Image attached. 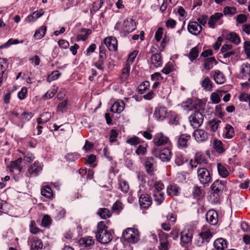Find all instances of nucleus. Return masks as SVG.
Masks as SVG:
<instances>
[{
  "label": "nucleus",
  "mask_w": 250,
  "mask_h": 250,
  "mask_svg": "<svg viewBox=\"0 0 250 250\" xmlns=\"http://www.w3.org/2000/svg\"><path fill=\"white\" fill-rule=\"evenodd\" d=\"M96 238L102 244H107L112 239V234L107 230V227L104 221H100L98 223Z\"/></svg>",
  "instance_id": "f257e3e1"
},
{
  "label": "nucleus",
  "mask_w": 250,
  "mask_h": 250,
  "mask_svg": "<svg viewBox=\"0 0 250 250\" xmlns=\"http://www.w3.org/2000/svg\"><path fill=\"white\" fill-rule=\"evenodd\" d=\"M140 233L137 229L127 228L123 233L122 238L125 241L135 244L140 240Z\"/></svg>",
  "instance_id": "f03ea898"
},
{
  "label": "nucleus",
  "mask_w": 250,
  "mask_h": 250,
  "mask_svg": "<svg viewBox=\"0 0 250 250\" xmlns=\"http://www.w3.org/2000/svg\"><path fill=\"white\" fill-rule=\"evenodd\" d=\"M151 153L155 157L159 158L164 162H169L172 155L171 150L168 148L160 149L154 147L152 149Z\"/></svg>",
  "instance_id": "7ed1b4c3"
},
{
  "label": "nucleus",
  "mask_w": 250,
  "mask_h": 250,
  "mask_svg": "<svg viewBox=\"0 0 250 250\" xmlns=\"http://www.w3.org/2000/svg\"><path fill=\"white\" fill-rule=\"evenodd\" d=\"M197 178L201 184L207 185L211 182L212 177L208 169L205 167H198Z\"/></svg>",
  "instance_id": "20e7f679"
},
{
  "label": "nucleus",
  "mask_w": 250,
  "mask_h": 250,
  "mask_svg": "<svg viewBox=\"0 0 250 250\" xmlns=\"http://www.w3.org/2000/svg\"><path fill=\"white\" fill-rule=\"evenodd\" d=\"M189 121L190 125L193 127L197 128L203 124L204 121V115L198 110H195L189 117Z\"/></svg>",
  "instance_id": "39448f33"
},
{
  "label": "nucleus",
  "mask_w": 250,
  "mask_h": 250,
  "mask_svg": "<svg viewBox=\"0 0 250 250\" xmlns=\"http://www.w3.org/2000/svg\"><path fill=\"white\" fill-rule=\"evenodd\" d=\"M212 234L208 229L203 230L200 232L195 240V244L198 247H202L204 244L208 243Z\"/></svg>",
  "instance_id": "423d86ee"
},
{
  "label": "nucleus",
  "mask_w": 250,
  "mask_h": 250,
  "mask_svg": "<svg viewBox=\"0 0 250 250\" xmlns=\"http://www.w3.org/2000/svg\"><path fill=\"white\" fill-rule=\"evenodd\" d=\"M239 78L243 80H248L250 83V64L246 62L240 65Z\"/></svg>",
  "instance_id": "0eeeda50"
},
{
  "label": "nucleus",
  "mask_w": 250,
  "mask_h": 250,
  "mask_svg": "<svg viewBox=\"0 0 250 250\" xmlns=\"http://www.w3.org/2000/svg\"><path fill=\"white\" fill-rule=\"evenodd\" d=\"M136 28L135 22L132 19H127L124 21L122 30L125 36L132 32Z\"/></svg>",
  "instance_id": "6e6552de"
},
{
  "label": "nucleus",
  "mask_w": 250,
  "mask_h": 250,
  "mask_svg": "<svg viewBox=\"0 0 250 250\" xmlns=\"http://www.w3.org/2000/svg\"><path fill=\"white\" fill-rule=\"evenodd\" d=\"M193 232L191 230L182 231L181 233L180 244L182 246H185L192 241Z\"/></svg>",
  "instance_id": "1a4fd4ad"
},
{
  "label": "nucleus",
  "mask_w": 250,
  "mask_h": 250,
  "mask_svg": "<svg viewBox=\"0 0 250 250\" xmlns=\"http://www.w3.org/2000/svg\"><path fill=\"white\" fill-rule=\"evenodd\" d=\"M188 30L190 34L197 36L200 34L202 27L197 21H191L188 23Z\"/></svg>",
  "instance_id": "9d476101"
},
{
  "label": "nucleus",
  "mask_w": 250,
  "mask_h": 250,
  "mask_svg": "<svg viewBox=\"0 0 250 250\" xmlns=\"http://www.w3.org/2000/svg\"><path fill=\"white\" fill-rule=\"evenodd\" d=\"M169 141V139L165 136L162 133L156 134L153 140L154 145L157 146H161L167 144Z\"/></svg>",
  "instance_id": "9b49d317"
},
{
  "label": "nucleus",
  "mask_w": 250,
  "mask_h": 250,
  "mask_svg": "<svg viewBox=\"0 0 250 250\" xmlns=\"http://www.w3.org/2000/svg\"><path fill=\"white\" fill-rule=\"evenodd\" d=\"M139 204L142 208H147L152 204V199L148 194H142L139 197Z\"/></svg>",
  "instance_id": "f8f14e48"
},
{
  "label": "nucleus",
  "mask_w": 250,
  "mask_h": 250,
  "mask_svg": "<svg viewBox=\"0 0 250 250\" xmlns=\"http://www.w3.org/2000/svg\"><path fill=\"white\" fill-rule=\"evenodd\" d=\"M193 135L198 143L206 141L208 139V133L203 129H197L194 131Z\"/></svg>",
  "instance_id": "ddd939ff"
},
{
  "label": "nucleus",
  "mask_w": 250,
  "mask_h": 250,
  "mask_svg": "<svg viewBox=\"0 0 250 250\" xmlns=\"http://www.w3.org/2000/svg\"><path fill=\"white\" fill-rule=\"evenodd\" d=\"M104 44L110 51H116L117 49L118 42L116 38L110 36L104 40Z\"/></svg>",
  "instance_id": "4468645a"
},
{
  "label": "nucleus",
  "mask_w": 250,
  "mask_h": 250,
  "mask_svg": "<svg viewBox=\"0 0 250 250\" xmlns=\"http://www.w3.org/2000/svg\"><path fill=\"white\" fill-rule=\"evenodd\" d=\"M206 219L210 224L215 225L218 222V214L213 209L209 210L206 213Z\"/></svg>",
  "instance_id": "2eb2a0df"
},
{
  "label": "nucleus",
  "mask_w": 250,
  "mask_h": 250,
  "mask_svg": "<svg viewBox=\"0 0 250 250\" xmlns=\"http://www.w3.org/2000/svg\"><path fill=\"white\" fill-rule=\"evenodd\" d=\"M190 136L188 134H182L176 137L178 146L181 147H187V143L190 139Z\"/></svg>",
  "instance_id": "dca6fc26"
},
{
  "label": "nucleus",
  "mask_w": 250,
  "mask_h": 250,
  "mask_svg": "<svg viewBox=\"0 0 250 250\" xmlns=\"http://www.w3.org/2000/svg\"><path fill=\"white\" fill-rule=\"evenodd\" d=\"M42 169V166L41 164L38 162H35L33 165H31L28 169L29 176H36L38 175V173Z\"/></svg>",
  "instance_id": "f3484780"
},
{
  "label": "nucleus",
  "mask_w": 250,
  "mask_h": 250,
  "mask_svg": "<svg viewBox=\"0 0 250 250\" xmlns=\"http://www.w3.org/2000/svg\"><path fill=\"white\" fill-rule=\"evenodd\" d=\"M167 109L166 107L160 106L155 109L154 115L158 121H163L166 116Z\"/></svg>",
  "instance_id": "a211bd4d"
},
{
  "label": "nucleus",
  "mask_w": 250,
  "mask_h": 250,
  "mask_svg": "<svg viewBox=\"0 0 250 250\" xmlns=\"http://www.w3.org/2000/svg\"><path fill=\"white\" fill-rule=\"evenodd\" d=\"M226 183L222 182L220 180H216L211 185L212 190L214 191V194H218L223 190Z\"/></svg>",
  "instance_id": "6ab92c4d"
},
{
  "label": "nucleus",
  "mask_w": 250,
  "mask_h": 250,
  "mask_svg": "<svg viewBox=\"0 0 250 250\" xmlns=\"http://www.w3.org/2000/svg\"><path fill=\"white\" fill-rule=\"evenodd\" d=\"M200 83L204 90L208 91H212L213 83L208 77L206 76L203 77Z\"/></svg>",
  "instance_id": "aec40b11"
},
{
  "label": "nucleus",
  "mask_w": 250,
  "mask_h": 250,
  "mask_svg": "<svg viewBox=\"0 0 250 250\" xmlns=\"http://www.w3.org/2000/svg\"><path fill=\"white\" fill-rule=\"evenodd\" d=\"M29 242L32 250H41L43 247V244L42 240L36 237L30 238Z\"/></svg>",
  "instance_id": "412c9836"
},
{
  "label": "nucleus",
  "mask_w": 250,
  "mask_h": 250,
  "mask_svg": "<svg viewBox=\"0 0 250 250\" xmlns=\"http://www.w3.org/2000/svg\"><path fill=\"white\" fill-rule=\"evenodd\" d=\"M151 62L155 67L162 66L163 59L161 53H156L153 54L151 57Z\"/></svg>",
  "instance_id": "4be33fe9"
},
{
  "label": "nucleus",
  "mask_w": 250,
  "mask_h": 250,
  "mask_svg": "<svg viewBox=\"0 0 250 250\" xmlns=\"http://www.w3.org/2000/svg\"><path fill=\"white\" fill-rule=\"evenodd\" d=\"M33 116V114L31 112H23L21 116L19 117L20 122L18 124V125L21 126V128L23 127L24 124L30 121V120Z\"/></svg>",
  "instance_id": "5701e85b"
},
{
  "label": "nucleus",
  "mask_w": 250,
  "mask_h": 250,
  "mask_svg": "<svg viewBox=\"0 0 250 250\" xmlns=\"http://www.w3.org/2000/svg\"><path fill=\"white\" fill-rule=\"evenodd\" d=\"M213 245L217 250H225L228 248L227 242L222 238L215 240Z\"/></svg>",
  "instance_id": "b1692460"
},
{
  "label": "nucleus",
  "mask_w": 250,
  "mask_h": 250,
  "mask_svg": "<svg viewBox=\"0 0 250 250\" xmlns=\"http://www.w3.org/2000/svg\"><path fill=\"white\" fill-rule=\"evenodd\" d=\"M124 106L125 104L122 101L116 102L111 106L110 111L113 113H120L123 111Z\"/></svg>",
  "instance_id": "393cba45"
},
{
  "label": "nucleus",
  "mask_w": 250,
  "mask_h": 250,
  "mask_svg": "<svg viewBox=\"0 0 250 250\" xmlns=\"http://www.w3.org/2000/svg\"><path fill=\"white\" fill-rule=\"evenodd\" d=\"M228 167L227 165L221 163H218L217 165L218 174L222 178H226L229 175V172L227 169Z\"/></svg>",
  "instance_id": "a878e982"
},
{
  "label": "nucleus",
  "mask_w": 250,
  "mask_h": 250,
  "mask_svg": "<svg viewBox=\"0 0 250 250\" xmlns=\"http://www.w3.org/2000/svg\"><path fill=\"white\" fill-rule=\"evenodd\" d=\"M213 78L215 82L218 84H223L226 81L224 74L219 70H215Z\"/></svg>",
  "instance_id": "bb28decb"
},
{
  "label": "nucleus",
  "mask_w": 250,
  "mask_h": 250,
  "mask_svg": "<svg viewBox=\"0 0 250 250\" xmlns=\"http://www.w3.org/2000/svg\"><path fill=\"white\" fill-rule=\"evenodd\" d=\"M223 14L221 13H216L213 15H212L208 22V24L209 27L214 28L215 23L223 17Z\"/></svg>",
  "instance_id": "cd10ccee"
},
{
  "label": "nucleus",
  "mask_w": 250,
  "mask_h": 250,
  "mask_svg": "<svg viewBox=\"0 0 250 250\" xmlns=\"http://www.w3.org/2000/svg\"><path fill=\"white\" fill-rule=\"evenodd\" d=\"M41 194L44 197L52 199L53 197V193L52 189L48 186H43L41 188Z\"/></svg>",
  "instance_id": "c85d7f7f"
},
{
  "label": "nucleus",
  "mask_w": 250,
  "mask_h": 250,
  "mask_svg": "<svg viewBox=\"0 0 250 250\" xmlns=\"http://www.w3.org/2000/svg\"><path fill=\"white\" fill-rule=\"evenodd\" d=\"M154 200L157 205H161L165 199L164 193L160 191H153Z\"/></svg>",
  "instance_id": "c756f323"
},
{
  "label": "nucleus",
  "mask_w": 250,
  "mask_h": 250,
  "mask_svg": "<svg viewBox=\"0 0 250 250\" xmlns=\"http://www.w3.org/2000/svg\"><path fill=\"white\" fill-rule=\"evenodd\" d=\"M130 67L129 64H126L125 67L123 69L122 73L120 77V80L122 82H125L129 76Z\"/></svg>",
  "instance_id": "7c9ffc66"
},
{
  "label": "nucleus",
  "mask_w": 250,
  "mask_h": 250,
  "mask_svg": "<svg viewBox=\"0 0 250 250\" xmlns=\"http://www.w3.org/2000/svg\"><path fill=\"white\" fill-rule=\"evenodd\" d=\"M179 188L175 184L169 185L167 188V194L170 196H177L178 194Z\"/></svg>",
  "instance_id": "2f4dec72"
},
{
  "label": "nucleus",
  "mask_w": 250,
  "mask_h": 250,
  "mask_svg": "<svg viewBox=\"0 0 250 250\" xmlns=\"http://www.w3.org/2000/svg\"><path fill=\"white\" fill-rule=\"evenodd\" d=\"M44 13L43 10L41 9L39 11L34 12L32 15H30L26 18V21L28 22L35 21L41 17Z\"/></svg>",
  "instance_id": "473e14b6"
},
{
  "label": "nucleus",
  "mask_w": 250,
  "mask_h": 250,
  "mask_svg": "<svg viewBox=\"0 0 250 250\" xmlns=\"http://www.w3.org/2000/svg\"><path fill=\"white\" fill-rule=\"evenodd\" d=\"M187 161V159L180 152H176L175 155L174 162L177 166H182Z\"/></svg>",
  "instance_id": "72a5a7b5"
},
{
  "label": "nucleus",
  "mask_w": 250,
  "mask_h": 250,
  "mask_svg": "<svg viewBox=\"0 0 250 250\" xmlns=\"http://www.w3.org/2000/svg\"><path fill=\"white\" fill-rule=\"evenodd\" d=\"M213 146L214 149L216 152L222 153L225 151V149L223 146L222 142L217 139H214L213 142Z\"/></svg>",
  "instance_id": "f704fd0d"
},
{
  "label": "nucleus",
  "mask_w": 250,
  "mask_h": 250,
  "mask_svg": "<svg viewBox=\"0 0 250 250\" xmlns=\"http://www.w3.org/2000/svg\"><path fill=\"white\" fill-rule=\"evenodd\" d=\"M47 27L45 25L42 26L37 30L34 35V38L35 40H40L44 37L46 33Z\"/></svg>",
  "instance_id": "c9c22d12"
},
{
  "label": "nucleus",
  "mask_w": 250,
  "mask_h": 250,
  "mask_svg": "<svg viewBox=\"0 0 250 250\" xmlns=\"http://www.w3.org/2000/svg\"><path fill=\"white\" fill-rule=\"evenodd\" d=\"M227 39L232 43L237 45L240 42V39L239 36L235 32H230L227 36Z\"/></svg>",
  "instance_id": "e433bc0d"
},
{
  "label": "nucleus",
  "mask_w": 250,
  "mask_h": 250,
  "mask_svg": "<svg viewBox=\"0 0 250 250\" xmlns=\"http://www.w3.org/2000/svg\"><path fill=\"white\" fill-rule=\"evenodd\" d=\"M23 42V40L19 41L18 39H10L6 43L0 46V54L1 53V50L3 48H7L13 44L22 43Z\"/></svg>",
  "instance_id": "4c0bfd02"
},
{
  "label": "nucleus",
  "mask_w": 250,
  "mask_h": 250,
  "mask_svg": "<svg viewBox=\"0 0 250 250\" xmlns=\"http://www.w3.org/2000/svg\"><path fill=\"white\" fill-rule=\"evenodd\" d=\"M194 162L199 165H204L208 163V160L204 155L197 153L194 157Z\"/></svg>",
  "instance_id": "58836bf2"
},
{
  "label": "nucleus",
  "mask_w": 250,
  "mask_h": 250,
  "mask_svg": "<svg viewBox=\"0 0 250 250\" xmlns=\"http://www.w3.org/2000/svg\"><path fill=\"white\" fill-rule=\"evenodd\" d=\"M97 214L103 219H106L109 218L111 215L110 210L106 208H99Z\"/></svg>",
  "instance_id": "ea45409f"
},
{
  "label": "nucleus",
  "mask_w": 250,
  "mask_h": 250,
  "mask_svg": "<svg viewBox=\"0 0 250 250\" xmlns=\"http://www.w3.org/2000/svg\"><path fill=\"white\" fill-rule=\"evenodd\" d=\"M234 135V131L233 127L229 125H226L224 132V137L228 139H231Z\"/></svg>",
  "instance_id": "a19ab883"
},
{
  "label": "nucleus",
  "mask_w": 250,
  "mask_h": 250,
  "mask_svg": "<svg viewBox=\"0 0 250 250\" xmlns=\"http://www.w3.org/2000/svg\"><path fill=\"white\" fill-rule=\"evenodd\" d=\"M217 62L214 57L207 59L204 62V67L207 70H210L213 66V63L216 64Z\"/></svg>",
  "instance_id": "79ce46f5"
},
{
  "label": "nucleus",
  "mask_w": 250,
  "mask_h": 250,
  "mask_svg": "<svg viewBox=\"0 0 250 250\" xmlns=\"http://www.w3.org/2000/svg\"><path fill=\"white\" fill-rule=\"evenodd\" d=\"M199 53V51L198 47H194L190 50L188 55V57L191 62H193L198 57Z\"/></svg>",
  "instance_id": "37998d69"
},
{
  "label": "nucleus",
  "mask_w": 250,
  "mask_h": 250,
  "mask_svg": "<svg viewBox=\"0 0 250 250\" xmlns=\"http://www.w3.org/2000/svg\"><path fill=\"white\" fill-rule=\"evenodd\" d=\"M221 123V121L218 119H214L208 122V125L211 130L213 132L216 131Z\"/></svg>",
  "instance_id": "c03bdc74"
},
{
  "label": "nucleus",
  "mask_w": 250,
  "mask_h": 250,
  "mask_svg": "<svg viewBox=\"0 0 250 250\" xmlns=\"http://www.w3.org/2000/svg\"><path fill=\"white\" fill-rule=\"evenodd\" d=\"M142 140L136 136L129 137L126 140V143L131 146H136L140 144Z\"/></svg>",
  "instance_id": "a18cd8bd"
},
{
  "label": "nucleus",
  "mask_w": 250,
  "mask_h": 250,
  "mask_svg": "<svg viewBox=\"0 0 250 250\" xmlns=\"http://www.w3.org/2000/svg\"><path fill=\"white\" fill-rule=\"evenodd\" d=\"M153 159L152 158L146 159L145 163V168L146 172L149 174H151L153 172Z\"/></svg>",
  "instance_id": "49530a36"
},
{
  "label": "nucleus",
  "mask_w": 250,
  "mask_h": 250,
  "mask_svg": "<svg viewBox=\"0 0 250 250\" xmlns=\"http://www.w3.org/2000/svg\"><path fill=\"white\" fill-rule=\"evenodd\" d=\"M146 144L140 145L135 150L136 154L139 156H142L146 153Z\"/></svg>",
  "instance_id": "de8ad7c7"
},
{
  "label": "nucleus",
  "mask_w": 250,
  "mask_h": 250,
  "mask_svg": "<svg viewBox=\"0 0 250 250\" xmlns=\"http://www.w3.org/2000/svg\"><path fill=\"white\" fill-rule=\"evenodd\" d=\"M150 86L149 82L145 81L141 83L138 87L139 93L140 94L144 93Z\"/></svg>",
  "instance_id": "09e8293b"
},
{
  "label": "nucleus",
  "mask_w": 250,
  "mask_h": 250,
  "mask_svg": "<svg viewBox=\"0 0 250 250\" xmlns=\"http://www.w3.org/2000/svg\"><path fill=\"white\" fill-rule=\"evenodd\" d=\"M123 208V205L122 202L117 201L112 207V209L114 212L119 213Z\"/></svg>",
  "instance_id": "8fccbe9b"
},
{
  "label": "nucleus",
  "mask_w": 250,
  "mask_h": 250,
  "mask_svg": "<svg viewBox=\"0 0 250 250\" xmlns=\"http://www.w3.org/2000/svg\"><path fill=\"white\" fill-rule=\"evenodd\" d=\"M54 213L56 215V217L58 219H60L64 217L65 214V210L64 208L59 207L54 211Z\"/></svg>",
  "instance_id": "3c124183"
},
{
  "label": "nucleus",
  "mask_w": 250,
  "mask_h": 250,
  "mask_svg": "<svg viewBox=\"0 0 250 250\" xmlns=\"http://www.w3.org/2000/svg\"><path fill=\"white\" fill-rule=\"evenodd\" d=\"M120 188L123 192L127 193L129 188L128 182L124 180H120Z\"/></svg>",
  "instance_id": "603ef678"
},
{
  "label": "nucleus",
  "mask_w": 250,
  "mask_h": 250,
  "mask_svg": "<svg viewBox=\"0 0 250 250\" xmlns=\"http://www.w3.org/2000/svg\"><path fill=\"white\" fill-rule=\"evenodd\" d=\"M236 12V9L234 7L226 6L224 8V13L225 15H233Z\"/></svg>",
  "instance_id": "864d4df0"
},
{
  "label": "nucleus",
  "mask_w": 250,
  "mask_h": 250,
  "mask_svg": "<svg viewBox=\"0 0 250 250\" xmlns=\"http://www.w3.org/2000/svg\"><path fill=\"white\" fill-rule=\"evenodd\" d=\"M118 133L116 129H112L110 131L109 141L110 143H114L117 141Z\"/></svg>",
  "instance_id": "5fc2aeb1"
},
{
  "label": "nucleus",
  "mask_w": 250,
  "mask_h": 250,
  "mask_svg": "<svg viewBox=\"0 0 250 250\" xmlns=\"http://www.w3.org/2000/svg\"><path fill=\"white\" fill-rule=\"evenodd\" d=\"M61 75V73H59L58 71H54L52 72V73L48 76L47 78V81L49 82H51L52 81L56 80L58 79Z\"/></svg>",
  "instance_id": "6e6d98bb"
},
{
  "label": "nucleus",
  "mask_w": 250,
  "mask_h": 250,
  "mask_svg": "<svg viewBox=\"0 0 250 250\" xmlns=\"http://www.w3.org/2000/svg\"><path fill=\"white\" fill-rule=\"evenodd\" d=\"M67 100H64L59 104L57 106V110L59 112H63L66 110Z\"/></svg>",
  "instance_id": "4d7b16f0"
},
{
  "label": "nucleus",
  "mask_w": 250,
  "mask_h": 250,
  "mask_svg": "<svg viewBox=\"0 0 250 250\" xmlns=\"http://www.w3.org/2000/svg\"><path fill=\"white\" fill-rule=\"evenodd\" d=\"M173 70V67L172 64L170 63H167L162 70V72L166 75L169 74Z\"/></svg>",
  "instance_id": "13d9d810"
},
{
  "label": "nucleus",
  "mask_w": 250,
  "mask_h": 250,
  "mask_svg": "<svg viewBox=\"0 0 250 250\" xmlns=\"http://www.w3.org/2000/svg\"><path fill=\"white\" fill-rule=\"evenodd\" d=\"M179 117L175 114H173L171 115L169 119V123L172 125H178L179 123Z\"/></svg>",
  "instance_id": "bf43d9fd"
},
{
  "label": "nucleus",
  "mask_w": 250,
  "mask_h": 250,
  "mask_svg": "<svg viewBox=\"0 0 250 250\" xmlns=\"http://www.w3.org/2000/svg\"><path fill=\"white\" fill-rule=\"evenodd\" d=\"M103 2L102 0H97L95 1L92 5V9L94 12L98 11L102 6Z\"/></svg>",
  "instance_id": "052dcab7"
},
{
  "label": "nucleus",
  "mask_w": 250,
  "mask_h": 250,
  "mask_svg": "<svg viewBox=\"0 0 250 250\" xmlns=\"http://www.w3.org/2000/svg\"><path fill=\"white\" fill-rule=\"evenodd\" d=\"M167 219L172 225H173L176 221V215L172 213H168L167 215Z\"/></svg>",
  "instance_id": "680f3d73"
},
{
  "label": "nucleus",
  "mask_w": 250,
  "mask_h": 250,
  "mask_svg": "<svg viewBox=\"0 0 250 250\" xmlns=\"http://www.w3.org/2000/svg\"><path fill=\"white\" fill-rule=\"evenodd\" d=\"M151 79L153 81H161L163 80L164 78L159 72H155L151 76Z\"/></svg>",
  "instance_id": "e2e57ef3"
},
{
  "label": "nucleus",
  "mask_w": 250,
  "mask_h": 250,
  "mask_svg": "<svg viewBox=\"0 0 250 250\" xmlns=\"http://www.w3.org/2000/svg\"><path fill=\"white\" fill-rule=\"evenodd\" d=\"M83 241L86 247L92 246L94 243V240L90 236L83 238Z\"/></svg>",
  "instance_id": "0e129e2a"
},
{
  "label": "nucleus",
  "mask_w": 250,
  "mask_h": 250,
  "mask_svg": "<svg viewBox=\"0 0 250 250\" xmlns=\"http://www.w3.org/2000/svg\"><path fill=\"white\" fill-rule=\"evenodd\" d=\"M232 50V46L230 44H224L221 49L220 52L224 55V54Z\"/></svg>",
  "instance_id": "69168bd1"
},
{
  "label": "nucleus",
  "mask_w": 250,
  "mask_h": 250,
  "mask_svg": "<svg viewBox=\"0 0 250 250\" xmlns=\"http://www.w3.org/2000/svg\"><path fill=\"white\" fill-rule=\"evenodd\" d=\"M244 49L248 57L250 58V41L244 42Z\"/></svg>",
  "instance_id": "338daca9"
},
{
  "label": "nucleus",
  "mask_w": 250,
  "mask_h": 250,
  "mask_svg": "<svg viewBox=\"0 0 250 250\" xmlns=\"http://www.w3.org/2000/svg\"><path fill=\"white\" fill-rule=\"evenodd\" d=\"M34 157L32 153H27L23 157V160L25 163H30L34 160Z\"/></svg>",
  "instance_id": "774afa93"
}]
</instances>
